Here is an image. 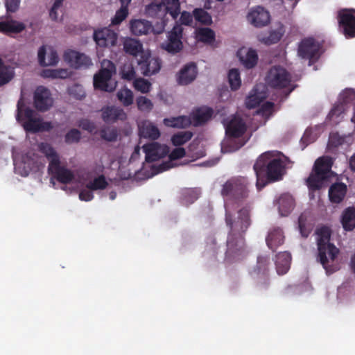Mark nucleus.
<instances>
[{
	"label": "nucleus",
	"mask_w": 355,
	"mask_h": 355,
	"mask_svg": "<svg viewBox=\"0 0 355 355\" xmlns=\"http://www.w3.org/2000/svg\"><path fill=\"white\" fill-rule=\"evenodd\" d=\"M276 109H279V107L274 103L266 101L262 105L261 109L259 111H272Z\"/></svg>",
	"instance_id": "obj_63"
},
{
	"label": "nucleus",
	"mask_w": 355,
	"mask_h": 355,
	"mask_svg": "<svg viewBox=\"0 0 355 355\" xmlns=\"http://www.w3.org/2000/svg\"><path fill=\"white\" fill-rule=\"evenodd\" d=\"M108 186V182L103 175L95 178L92 181L86 184V187L89 190L97 191L103 190Z\"/></svg>",
	"instance_id": "obj_38"
},
{
	"label": "nucleus",
	"mask_w": 355,
	"mask_h": 355,
	"mask_svg": "<svg viewBox=\"0 0 355 355\" xmlns=\"http://www.w3.org/2000/svg\"><path fill=\"white\" fill-rule=\"evenodd\" d=\"M137 103L138 108L141 111L150 110L153 109V103L150 101V100H149L148 98H147L145 96L139 97L137 99Z\"/></svg>",
	"instance_id": "obj_53"
},
{
	"label": "nucleus",
	"mask_w": 355,
	"mask_h": 355,
	"mask_svg": "<svg viewBox=\"0 0 355 355\" xmlns=\"http://www.w3.org/2000/svg\"><path fill=\"white\" fill-rule=\"evenodd\" d=\"M6 12H15L19 7L20 0H5Z\"/></svg>",
	"instance_id": "obj_58"
},
{
	"label": "nucleus",
	"mask_w": 355,
	"mask_h": 355,
	"mask_svg": "<svg viewBox=\"0 0 355 355\" xmlns=\"http://www.w3.org/2000/svg\"><path fill=\"white\" fill-rule=\"evenodd\" d=\"M41 76L44 78H67V69H43L41 72Z\"/></svg>",
	"instance_id": "obj_40"
},
{
	"label": "nucleus",
	"mask_w": 355,
	"mask_h": 355,
	"mask_svg": "<svg viewBox=\"0 0 355 355\" xmlns=\"http://www.w3.org/2000/svg\"><path fill=\"white\" fill-rule=\"evenodd\" d=\"M193 116V124L195 126H200L205 124L212 116L214 112H195Z\"/></svg>",
	"instance_id": "obj_47"
},
{
	"label": "nucleus",
	"mask_w": 355,
	"mask_h": 355,
	"mask_svg": "<svg viewBox=\"0 0 355 355\" xmlns=\"http://www.w3.org/2000/svg\"><path fill=\"white\" fill-rule=\"evenodd\" d=\"M183 28L180 24H175L173 29L168 33V40L161 45L162 48L167 52L175 54L180 52L182 47L181 41Z\"/></svg>",
	"instance_id": "obj_10"
},
{
	"label": "nucleus",
	"mask_w": 355,
	"mask_h": 355,
	"mask_svg": "<svg viewBox=\"0 0 355 355\" xmlns=\"http://www.w3.org/2000/svg\"><path fill=\"white\" fill-rule=\"evenodd\" d=\"M186 154L185 149L182 147L176 148L170 153V161H174L182 158Z\"/></svg>",
	"instance_id": "obj_57"
},
{
	"label": "nucleus",
	"mask_w": 355,
	"mask_h": 355,
	"mask_svg": "<svg viewBox=\"0 0 355 355\" xmlns=\"http://www.w3.org/2000/svg\"><path fill=\"white\" fill-rule=\"evenodd\" d=\"M200 192L197 189H187L183 191V198L186 202L191 204L200 196Z\"/></svg>",
	"instance_id": "obj_48"
},
{
	"label": "nucleus",
	"mask_w": 355,
	"mask_h": 355,
	"mask_svg": "<svg viewBox=\"0 0 355 355\" xmlns=\"http://www.w3.org/2000/svg\"><path fill=\"white\" fill-rule=\"evenodd\" d=\"M338 22L348 37L355 36V10L343 9L338 13Z\"/></svg>",
	"instance_id": "obj_17"
},
{
	"label": "nucleus",
	"mask_w": 355,
	"mask_h": 355,
	"mask_svg": "<svg viewBox=\"0 0 355 355\" xmlns=\"http://www.w3.org/2000/svg\"><path fill=\"white\" fill-rule=\"evenodd\" d=\"M126 118L125 112H103L102 118L105 123H114L121 116Z\"/></svg>",
	"instance_id": "obj_52"
},
{
	"label": "nucleus",
	"mask_w": 355,
	"mask_h": 355,
	"mask_svg": "<svg viewBox=\"0 0 355 355\" xmlns=\"http://www.w3.org/2000/svg\"><path fill=\"white\" fill-rule=\"evenodd\" d=\"M26 28L24 23L15 20L0 22V32L6 34L20 33Z\"/></svg>",
	"instance_id": "obj_32"
},
{
	"label": "nucleus",
	"mask_w": 355,
	"mask_h": 355,
	"mask_svg": "<svg viewBox=\"0 0 355 355\" xmlns=\"http://www.w3.org/2000/svg\"><path fill=\"white\" fill-rule=\"evenodd\" d=\"M150 85L148 80L141 78H137L134 81L135 88L142 93L148 92L150 90Z\"/></svg>",
	"instance_id": "obj_51"
},
{
	"label": "nucleus",
	"mask_w": 355,
	"mask_h": 355,
	"mask_svg": "<svg viewBox=\"0 0 355 355\" xmlns=\"http://www.w3.org/2000/svg\"><path fill=\"white\" fill-rule=\"evenodd\" d=\"M298 228L301 235L304 238H307L312 230L313 226L308 223L307 216L304 213L298 218Z\"/></svg>",
	"instance_id": "obj_37"
},
{
	"label": "nucleus",
	"mask_w": 355,
	"mask_h": 355,
	"mask_svg": "<svg viewBox=\"0 0 355 355\" xmlns=\"http://www.w3.org/2000/svg\"><path fill=\"white\" fill-rule=\"evenodd\" d=\"M14 76V68L5 65L3 60L0 58V87L8 83Z\"/></svg>",
	"instance_id": "obj_35"
},
{
	"label": "nucleus",
	"mask_w": 355,
	"mask_h": 355,
	"mask_svg": "<svg viewBox=\"0 0 355 355\" xmlns=\"http://www.w3.org/2000/svg\"><path fill=\"white\" fill-rule=\"evenodd\" d=\"M128 8H121L116 12L115 15L111 20V25L116 26L120 24L128 16Z\"/></svg>",
	"instance_id": "obj_50"
},
{
	"label": "nucleus",
	"mask_w": 355,
	"mask_h": 355,
	"mask_svg": "<svg viewBox=\"0 0 355 355\" xmlns=\"http://www.w3.org/2000/svg\"><path fill=\"white\" fill-rule=\"evenodd\" d=\"M266 82L271 87H286L291 82V76L284 68L273 67L268 71Z\"/></svg>",
	"instance_id": "obj_9"
},
{
	"label": "nucleus",
	"mask_w": 355,
	"mask_h": 355,
	"mask_svg": "<svg viewBox=\"0 0 355 355\" xmlns=\"http://www.w3.org/2000/svg\"><path fill=\"white\" fill-rule=\"evenodd\" d=\"M68 94L76 99H81L85 95L83 87L79 85H76L73 87L68 89Z\"/></svg>",
	"instance_id": "obj_54"
},
{
	"label": "nucleus",
	"mask_w": 355,
	"mask_h": 355,
	"mask_svg": "<svg viewBox=\"0 0 355 355\" xmlns=\"http://www.w3.org/2000/svg\"><path fill=\"white\" fill-rule=\"evenodd\" d=\"M197 74L198 70L196 64L188 63L177 74V82L180 85H187L196 79Z\"/></svg>",
	"instance_id": "obj_21"
},
{
	"label": "nucleus",
	"mask_w": 355,
	"mask_h": 355,
	"mask_svg": "<svg viewBox=\"0 0 355 355\" xmlns=\"http://www.w3.org/2000/svg\"><path fill=\"white\" fill-rule=\"evenodd\" d=\"M46 48L45 45L40 47L37 52L39 64L42 67L55 66L59 61L58 53L53 48L49 49L48 57L46 59Z\"/></svg>",
	"instance_id": "obj_23"
},
{
	"label": "nucleus",
	"mask_w": 355,
	"mask_h": 355,
	"mask_svg": "<svg viewBox=\"0 0 355 355\" xmlns=\"http://www.w3.org/2000/svg\"><path fill=\"white\" fill-rule=\"evenodd\" d=\"M279 152L267 151L257 159L253 168L257 175L256 185L259 190L268 182L282 179L285 173L286 162L279 157Z\"/></svg>",
	"instance_id": "obj_2"
},
{
	"label": "nucleus",
	"mask_w": 355,
	"mask_h": 355,
	"mask_svg": "<svg viewBox=\"0 0 355 355\" xmlns=\"http://www.w3.org/2000/svg\"><path fill=\"white\" fill-rule=\"evenodd\" d=\"M347 186L343 182L333 184L329 189V200L333 203L341 202L347 193Z\"/></svg>",
	"instance_id": "obj_27"
},
{
	"label": "nucleus",
	"mask_w": 355,
	"mask_h": 355,
	"mask_svg": "<svg viewBox=\"0 0 355 355\" xmlns=\"http://www.w3.org/2000/svg\"><path fill=\"white\" fill-rule=\"evenodd\" d=\"M251 184L245 177H234L228 180L223 186L221 194L236 202L249 197Z\"/></svg>",
	"instance_id": "obj_7"
},
{
	"label": "nucleus",
	"mask_w": 355,
	"mask_h": 355,
	"mask_svg": "<svg viewBox=\"0 0 355 355\" xmlns=\"http://www.w3.org/2000/svg\"><path fill=\"white\" fill-rule=\"evenodd\" d=\"M237 215L236 218H233L230 213L225 214V222L230 230L224 261L229 263L241 261L247 255L244 235L251 224L250 207L241 209Z\"/></svg>",
	"instance_id": "obj_1"
},
{
	"label": "nucleus",
	"mask_w": 355,
	"mask_h": 355,
	"mask_svg": "<svg viewBox=\"0 0 355 355\" xmlns=\"http://www.w3.org/2000/svg\"><path fill=\"white\" fill-rule=\"evenodd\" d=\"M270 264V257L266 255H259L257 257V264L250 272L252 277L262 275L263 281L259 282L257 286L260 290H266L269 286V279L268 278V266Z\"/></svg>",
	"instance_id": "obj_12"
},
{
	"label": "nucleus",
	"mask_w": 355,
	"mask_h": 355,
	"mask_svg": "<svg viewBox=\"0 0 355 355\" xmlns=\"http://www.w3.org/2000/svg\"><path fill=\"white\" fill-rule=\"evenodd\" d=\"M350 109L355 111V90L349 88L340 94L337 103L330 111H345Z\"/></svg>",
	"instance_id": "obj_18"
},
{
	"label": "nucleus",
	"mask_w": 355,
	"mask_h": 355,
	"mask_svg": "<svg viewBox=\"0 0 355 355\" xmlns=\"http://www.w3.org/2000/svg\"><path fill=\"white\" fill-rule=\"evenodd\" d=\"M116 73L115 65L108 60L101 62V69L94 76V87L96 89L111 92L116 87V82L112 79Z\"/></svg>",
	"instance_id": "obj_8"
},
{
	"label": "nucleus",
	"mask_w": 355,
	"mask_h": 355,
	"mask_svg": "<svg viewBox=\"0 0 355 355\" xmlns=\"http://www.w3.org/2000/svg\"><path fill=\"white\" fill-rule=\"evenodd\" d=\"M121 75L123 79L132 80L135 78L136 73L133 66L130 63H126L121 68Z\"/></svg>",
	"instance_id": "obj_49"
},
{
	"label": "nucleus",
	"mask_w": 355,
	"mask_h": 355,
	"mask_svg": "<svg viewBox=\"0 0 355 355\" xmlns=\"http://www.w3.org/2000/svg\"><path fill=\"white\" fill-rule=\"evenodd\" d=\"M341 223L345 231H352L355 228V207H349L343 211Z\"/></svg>",
	"instance_id": "obj_30"
},
{
	"label": "nucleus",
	"mask_w": 355,
	"mask_h": 355,
	"mask_svg": "<svg viewBox=\"0 0 355 355\" xmlns=\"http://www.w3.org/2000/svg\"><path fill=\"white\" fill-rule=\"evenodd\" d=\"M248 21L256 27L266 26L270 21V14L261 6L252 8L247 16Z\"/></svg>",
	"instance_id": "obj_19"
},
{
	"label": "nucleus",
	"mask_w": 355,
	"mask_h": 355,
	"mask_svg": "<svg viewBox=\"0 0 355 355\" xmlns=\"http://www.w3.org/2000/svg\"><path fill=\"white\" fill-rule=\"evenodd\" d=\"M146 14L151 17L160 19L153 27L156 34L162 33L166 25L170 16L175 19L180 13V4L179 0H154L153 3L146 6Z\"/></svg>",
	"instance_id": "obj_4"
},
{
	"label": "nucleus",
	"mask_w": 355,
	"mask_h": 355,
	"mask_svg": "<svg viewBox=\"0 0 355 355\" xmlns=\"http://www.w3.org/2000/svg\"><path fill=\"white\" fill-rule=\"evenodd\" d=\"M137 63L141 73L146 76L157 73L161 68L159 60L157 58L151 57L147 51L145 54L141 55V58H138Z\"/></svg>",
	"instance_id": "obj_16"
},
{
	"label": "nucleus",
	"mask_w": 355,
	"mask_h": 355,
	"mask_svg": "<svg viewBox=\"0 0 355 355\" xmlns=\"http://www.w3.org/2000/svg\"><path fill=\"white\" fill-rule=\"evenodd\" d=\"M101 137L107 141H114L118 137L117 131L115 128L104 127L100 130Z\"/></svg>",
	"instance_id": "obj_46"
},
{
	"label": "nucleus",
	"mask_w": 355,
	"mask_h": 355,
	"mask_svg": "<svg viewBox=\"0 0 355 355\" xmlns=\"http://www.w3.org/2000/svg\"><path fill=\"white\" fill-rule=\"evenodd\" d=\"M228 81L232 90H237L240 87L241 80L238 69H232L229 71Z\"/></svg>",
	"instance_id": "obj_43"
},
{
	"label": "nucleus",
	"mask_w": 355,
	"mask_h": 355,
	"mask_svg": "<svg viewBox=\"0 0 355 355\" xmlns=\"http://www.w3.org/2000/svg\"><path fill=\"white\" fill-rule=\"evenodd\" d=\"M119 101L124 105H130L133 103L132 92L128 88H122L117 92Z\"/></svg>",
	"instance_id": "obj_44"
},
{
	"label": "nucleus",
	"mask_w": 355,
	"mask_h": 355,
	"mask_svg": "<svg viewBox=\"0 0 355 355\" xmlns=\"http://www.w3.org/2000/svg\"><path fill=\"white\" fill-rule=\"evenodd\" d=\"M291 261V254L287 252H280L276 256L275 265L278 275H284L288 271Z\"/></svg>",
	"instance_id": "obj_29"
},
{
	"label": "nucleus",
	"mask_w": 355,
	"mask_h": 355,
	"mask_svg": "<svg viewBox=\"0 0 355 355\" xmlns=\"http://www.w3.org/2000/svg\"><path fill=\"white\" fill-rule=\"evenodd\" d=\"M139 135L141 138L155 141L160 137V132L153 123L144 121L139 125Z\"/></svg>",
	"instance_id": "obj_25"
},
{
	"label": "nucleus",
	"mask_w": 355,
	"mask_h": 355,
	"mask_svg": "<svg viewBox=\"0 0 355 355\" xmlns=\"http://www.w3.org/2000/svg\"><path fill=\"white\" fill-rule=\"evenodd\" d=\"M266 97L265 86L263 85H255L245 98L246 107L249 110L255 108Z\"/></svg>",
	"instance_id": "obj_20"
},
{
	"label": "nucleus",
	"mask_w": 355,
	"mask_h": 355,
	"mask_svg": "<svg viewBox=\"0 0 355 355\" xmlns=\"http://www.w3.org/2000/svg\"><path fill=\"white\" fill-rule=\"evenodd\" d=\"M196 33V38L203 42H211L214 39V33L209 28H199Z\"/></svg>",
	"instance_id": "obj_42"
},
{
	"label": "nucleus",
	"mask_w": 355,
	"mask_h": 355,
	"mask_svg": "<svg viewBox=\"0 0 355 355\" xmlns=\"http://www.w3.org/2000/svg\"><path fill=\"white\" fill-rule=\"evenodd\" d=\"M152 25L145 19H135L130 22V30L136 35H146L151 30Z\"/></svg>",
	"instance_id": "obj_33"
},
{
	"label": "nucleus",
	"mask_w": 355,
	"mask_h": 355,
	"mask_svg": "<svg viewBox=\"0 0 355 355\" xmlns=\"http://www.w3.org/2000/svg\"><path fill=\"white\" fill-rule=\"evenodd\" d=\"M268 247L273 252L282 245L284 241V236L282 230L279 227L271 228L266 239Z\"/></svg>",
	"instance_id": "obj_24"
},
{
	"label": "nucleus",
	"mask_w": 355,
	"mask_h": 355,
	"mask_svg": "<svg viewBox=\"0 0 355 355\" xmlns=\"http://www.w3.org/2000/svg\"><path fill=\"white\" fill-rule=\"evenodd\" d=\"M333 162L329 157H322L315 162L313 171L306 179V185L310 190L322 189L332 175Z\"/></svg>",
	"instance_id": "obj_6"
},
{
	"label": "nucleus",
	"mask_w": 355,
	"mask_h": 355,
	"mask_svg": "<svg viewBox=\"0 0 355 355\" xmlns=\"http://www.w3.org/2000/svg\"><path fill=\"white\" fill-rule=\"evenodd\" d=\"M123 49L125 53L135 57L141 58L142 54H145L141 43L135 39L126 38L123 42Z\"/></svg>",
	"instance_id": "obj_28"
},
{
	"label": "nucleus",
	"mask_w": 355,
	"mask_h": 355,
	"mask_svg": "<svg viewBox=\"0 0 355 355\" xmlns=\"http://www.w3.org/2000/svg\"><path fill=\"white\" fill-rule=\"evenodd\" d=\"M318 261L322 265L328 275L338 270V267L329 265V261H334L339 254V249L330 243L331 231L329 227L322 226L316 230Z\"/></svg>",
	"instance_id": "obj_5"
},
{
	"label": "nucleus",
	"mask_w": 355,
	"mask_h": 355,
	"mask_svg": "<svg viewBox=\"0 0 355 355\" xmlns=\"http://www.w3.org/2000/svg\"><path fill=\"white\" fill-rule=\"evenodd\" d=\"M349 165L350 170L355 172V153L350 157Z\"/></svg>",
	"instance_id": "obj_64"
},
{
	"label": "nucleus",
	"mask_w": 355,
	"mask_h": 355,
	"mask_svg": "<svg viewBox=\"0 0 355 355\" xmlns=\"http://www.w3.org/2000/svg\"><path fill=\"white\" fill-rule=\"evenodd\" d=\"M64 0H55L49 12V16L52 20L61 21L63 20L62 3Z\"/></svg>",
	"instance_id": "obj_39"
},
{
	"label": "nucleus",
	"mask_w": 355,
	"mask_h": 355,
	"mask_svg": "<svg viewBox=\"0 0 355 355\" xmlns=\"http://www.w3.org/2000/svg\"><path fill=\"white\" fill-rule=\"evenodd\" d=\"M284 33L283 28L279 26L277 30L270 31L268 36H259V40L262 43L271 45L278 42Z\"/></svg>",
	"instance_id": "obj_36"
},
{
	"label": "nucleus",
	"mask_w": 355,
	"mask_h": 355,
	"mask_svg": "<svg viewBox=\"0 0 355 355\" xmlns=\"http://www.w3.org/2000/svg\"><path fill=\"white\" fill-rule=\"evenodd\" d=\"M79 126L82 129L87 130L90 133L95 132L96 129L95 124L88 119L80 120L79 122Z\"/></svg>",
	"instance_id": "obj_56"
},
{
	"label": "nucleus",
	"mask_w": 355,
	"mask_h": 355,
	"mask_svg": "<svg viewBox=\"0 0 355 355\" xmlns=\"http://www.w3.org/2000/svg\"><path fill=\"white\" fill-rule=\"evenodd\" d=\"M143 150L146 154V161L153 162L165 157L169 152V148L158 142H151L143 146Z\"/></svg>",
	"instance_id": "obj_14"
},
{
	"label": "nucleus",
	"mask_w": 355,
	"mask_h": 355,
	"mask_svg": "<svg viewBox=\"0 0 355 355\" xmlns=\"http://www.w3.org/2000/svg\"><path fill=\"white\" fill-rule=\"evenodd\" d=\"M320 46L313 38L303 40L298 47V55L303 59L309 60V65L319 58Z\"/></svg>",
	"instance_id": "obj_11"
},
{
	"label": "nucleus",
	"mask_w": 355,
	"mask_h": 355,
	"mask_svg": "<svg viewBox=\"0 0 355 355\" xmlns=\"http://www.w3.org/2000/svg\"><path fill=\"white\" fill-rule=\"evenodd\" d=\"M93 190H89L87 187L82 189L79 193V198L83 201H90L94 198Z\"/></svg>",
	"instance_id": "obj_60"
},
{
	"label": "nucleus",
	"mask_w": 355,
	"mask_h": 355,
	"mask_svg": "<svg viewBox=\"0 0 355 355\" xmlns=\"http://www.w3.org/2000/svg\"><path fill=\"white\" fill-rule=\"evenodd\" d=\"M68 65L74 69H84L92 65V62L91 59L84 53L68 51Z\"/></svg>",
	"instance_id": "obj_22"
},
{
	"label": "nucleus",
	"mask_w": 355,
	"mask_h": 355,
	"mask_svg": "<svg viewBox=\"0 0 355 355\" xmlns=\"http://www.w3.org/2000/svg\"><path fill=\"white\" fill-rule=\"evenodd\" d=\"M221 123L224 126L227 144L225 146L226 151L234 152L243 147L248 141L245 137L248 129L246 119L241 112H235L228 116L222 115Z\"/></svg>",
	"instance_id": "obj_3"
},
{
	"label": "nucleus",
	"mask_w": 355,
	"mask_h": 355,
	"mask_svg": "<svg viewBox=\"0 0 355 355\" xmlns=\"http://www.w3.org/2000/svg\"><path fill=\"white\" fill-rule=\"evenodd\" d=\"M277 205L281 216H286L294 207V200L290 195L283 194L279 198Z\"/></svg>",
	"instance_id": "obj_31"
},
{
	"label": "nucleus",
	"mask_w": 355,
	"mask_h": 355,
	"mask_svg": "<svg viewBox=\"0 0 355 355\" xmlns=\"http://www.w3.org/2000/svg\"><path fill=\"white\" fill-rule=\"evenodd\" d=\"M193 14L196 20L202 24H210L212 22L210 15L202 8H196Z\"/></svg>",
	"instance_id": "obj_45"
},
{
	"label": "nucleus",
	"mask_w": 355,
	"mask_h": 355,
	"mask_svg": "<svg viewBox=\"0 0 355 355\" xmlns=\"http://www.w3.org/2000/svg\"><path fill=\"white\" fill-rule=\"evenodd\" d=\"M117 37V33L108 28L95 30L93 34L94 40L97 46L103 48L115 46Z\"/></svg>",
	"instance_id": "obj_15"
},
{
	"label": "nucleus",
	"mask_w": 355,
	"mask_h": 355,
	"mask_svg": "<svg viewBox=\"0 0 355 355\" xmlns=\"http://www.w3.org/2000/svg\"><path fill=\"white\" fill-rule=\"evenodd\" d=\"M33 103L37 111L49 110L53 104L50 90L44 86L37 87L34 92Z\"/></svg>",
	"instance_id": "obj_13"
},
{
	"label": "nucleus",
	"mask_w": 355,
	"mask_h": 355,
	"mask_svg": "<svg viewBox=\"0 0 355 355\" xmlns=\"http://www.w3.org/2000/svg\"><path fill=\"white\" fill-rule=\"evenodd\" d=\"M193 15H192L188 12H182L180 19L181 24L187 26L191 25L193 22Z\"/></svg>",
	"instance_id": "obj_62"
},
{
	"label": "nucleus",
	"mask_w": 355,
	"mask_h": 355,
	"mask_svg": "<svg viewBox=\"0 0 355 355\" xmlns=\"http://www.w3.org/2000/svg\"><path fill=\"white\" fill-rule=\"evenodd\" d=\"M191 123L190 119L186 116L171 117L164 119V124L166 126L178 128H185Z\"/></svg>",
	"instance_id": "obj_34"
},
{
	"label": "nucleus",
	"mask_w": 355,
	"mask_h": 355,
	"mask_svg": "<svg viewBox=\"0 0 355 355\" xmlns=\"http://www.w3.org/2000/svg\"><path fill=\"white\" fill-rule=\"evenodd\" d=\"M344 142V138L338 133H332L329 136V145L331 147L337 148Z\"/></svg>",
	"instance_id": "obj_55"
},
{
	"label": "nucleus",
	"mask_w": 355,
	"mask_h": 355,
	"mask_svg": "<svg viewBox=\"0 0 355 355\" xmlns=\"http://www.w3.org/2000/svg\"><path fill=\"white\" fill-rule=\"evenodd\" d=\"M81 133L77 129H72L68 131V142H78L80 139Z\"/></svg>",
	"instance_id": "obj_61"
},
{
	"label": "nucleus",
	"mask_w": 355,
	"mask_h": 355,
	"mask_svg": "<svg viewBox=\"0 0 355 355\" xmlns=\"http://www.w3.org/2000/svg\"><path fill=\"white\" fill-rule=\"evenodd\" d=\"M272 112H252V114L246 116V117H252L253 121H260L259 123H253L252 124L257 128L262 124L261 120L267 115V114H272Z\"/></svg>",
	"instance_id": "obj_59"
},
{
	"label": "nucleus",
	"mask_w": 355,
	"mask_h": 355,
	"mask_svg": "<svg viewBox=\"0 0 355 355\" xmlns=\"http://www.w3.org/2000/svg\"><path fill=\"white\" fill-rule=\"evenodd\" d=\"M237 55L242 64L248 69L254 67L257 63V53L252 49L241 48L238 51Z\"/></svg>",
	"instance_id": "obj_26"
},
{
	"label": "nucleus",
	"mask_w": 355,
	"mask_h": 355,
	"mask_svg": "<svg viewBox=\"0 0 355 355\" xmlns=\"http://www.w3.org/2000/svg\"><path fill=\"white\" fill-rule=\"evenodd\" d=\"M193 137V133L190 131L180 132L173 135L171 137V142L175 146L184 144Z\"/></svg>",
	"instance_id": "obj_41"
}]
</instances>
